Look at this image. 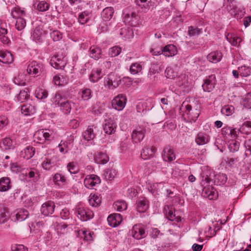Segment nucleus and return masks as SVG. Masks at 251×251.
<instances>
[{"mask_svg":"<svg viewBox=\"0 0 251 251\" xmlns=\"http://www.w3.org/2000/svg\"><path fill=\"white\" fill-rule=\"evenodd\" d=\"M25 14V11L21 9L19 6H16L14 7L11 12V15L12 17L14 19L21 18V16H23Z\"/></svg>","mask_w":251,"mask_h":251,"instance_id":"57","label":"nucleus"},{"mask_svg":"<svg viewBox=\"0 0 251 251\" xmlns=\"http://www.w3.org/2000/svg\"><path fill=\"white\" fill-rule=\"evenodd\" d=\"M239 130V133L242 134L248 135L251 133V122L246 121L243 123L242 125L240 126L239 129H237Z\"/></svg>","mask_w":251,"mask_h":251,"instance_id":"41","label":"nucleus"},{"mask_svg":"<svg viewBox=\"0 0 251 251\" xmlns=\"http://www.w3.org/2000/svg\"><path fill=\"white\" fill-rule=\"evenodd\" d=\"M101 182V179L98 176L91 174L86 176L84 179V185L89 189H94L98 186Z\"/></svg>","mask_w":251,"mask_h":251,"instance_id":"4","label":"nucleus"},{"mask_svg":"<svg viewBox=\"0 0 251 251\" xmlns=\"http://www.w3.org/2000/svg\"><path fill=\"white\" fill-rule=\"evenodd\" d=\"M177 53V50L175 46L169 44L165 46L162 49V54L166 57H173Z\"/></svg>","mask_w":251,"mask_h":251,"instance_id":"24","label":"nucleus"},{"mask_svg":"<svg viewBox=\"0 0 251 251\" xmlns=\"http://www.w3.org/2000/svg\"><path fill=\"white\" fill-rule=\"evenodd\" d=\"M94 127H96L94 125L89 126L87 129L83 132V136L85 140L91 141L95 138L96 135L94 131Z\"/></svg>","mask_w":251,"mask_h":251,"instance_id":"37","label":"nucleus"},{"mask_svg":"<svg viewBox=\"0 0 251 251\" xmlns=\"http://www.w3.org/2000/svg\"><path fill=\"white\" fill-rule=\"evenodd\" d=\"M50 134L48 129H41L36 131L33 135L34 142L42 143L50 138Z\"/></svg>","mask_w":251,"mask_h":251,"instance_id":"9","label":"nucleus"},{"mask_svg":"<svg viewBox=\"0 0 251 251\" xmlns=\"http://www.w3.org/2000/svg\"><path fill=\"white\" fill-rule=\"evenodd\" d=\"M94 160L98 164L104 165L109 160L108 156L104 152L97 151L94 155Z\"/></svg>","mask_w":251,"mask_h":251,"instance_id":"21","label":"nucleus"},{"mask_svg":"<svg viewBox=\"0 0 251 251\" xmlns=\"http://www.w3.org/2000/svg\"><path fill=\"white\" fill-rule=\"evenodd\" d=\"M155 0H135V3L143 12H147L155 6Z\"/></svg>","mask_w":251,"mask_h":251,"instance_id":"11","label":"nucleus"},{"mask_svg":"<svg viewBox=\"0 0 251 251\" xmlns=\"http://www.w3.org/2000/svg\"><path fill=\"white\" fill-rule=\"evenodd\" d=\"M162 157L165 162H171L176 159L174 149L170 146L165 147L162 153Z\"/></svg>","mask_w":251,"mask_h":251,"instance_id":"8","label":"nucleus"},{"mask_svg":"<svg viewBox=\"0 0 251 251\" xmlns=\"http://www.w3.org/2000/svg\"><path fill=\"white\" fill-rule=\"evenodd\" d=\"M19 177L22 181H30L31 178V169L22 168L19 173Z\"/></svg>","mask_w":251,"mask_h":251,"instance_id":"36","label":"nucleus"},{"mask_svg":"<svg viewBox=\"0 0 251 251\" xmlns=\"http://www.w3.org/2000/svg\"><path fill=\"white\" fill-rule=\"evenodd\" d=\"M240 144L235 139H230L228 142V148L230 151L234 152L238 151Z\"/></svg>","mask_w":251,"mask_h":251,"instance_id":"59","label":"nucleus"},{"mask_svg":"<svg viewBox=\"0 0 251 251\" xmlns=\"http://www.w3.org/2000/svg\"><path fill=\"white\" fill-rule=\"evenodd\" d=\"M55 207L53 201H48L42 204L41 208V213L45 216H49L54 212Z\"/></svg>","mask_w":251,"mask_h":251,"instance_id":"16","label":"nucleus"},{"mask_svg":"<svg viewBox=\"0 0 251 251\" xmlns=\"http://www.w3.org/2000/svg\"><path fill=\"white\" fill-rule=\"evenodd\" d=\"M68 78L63 75H55L53 78L54 84L58 86H64L68 82Z\"/></svg>","mask_w":251,"mask_h":251,"instance_id":"40","label":"nucleus"},{"mask_svg":"<svg viewBox=\"0 0 251 251\" xmlns=\"http://www.w3.org/2000/svg\"><path fill=\"white\" fill-rule=\"evenodd\" d=\"M35 97L39 100H44L48 97V92L43 87H39L35 90Z\"/></svg>","mask_w":251,"mask_h":251,"instance_id":"48","label":"nucleus"},{"mask_svg":"<svg viewBox=\"0 0 251 251\" xmlns=\"http://www.w3.org/2000/svg\"><path fill=\"white\" fill-rule=\"evenodd\" d=\"M73 146L69 144L64 140H62L58 146L59 151L63 154H65L71 150Z\"/></svg>","mask_w":251,"mask_h":251,"instance_id":"38","label":"nucleus"},{"mask_svg":"<svg viewBox=\"0 0 251 251\" xmlns=\"http://www.w3.org/2000/svg\"><path fill=\"white\" fill-rule=\"evenodd\" d=\"M114 13V10L113 7H107L102 11L101 16L104 21H109L113 18Z\"/></svg>","mask_w":251,"mask_h":251,"instance_id":"29","label":"nucleus"},{"mask_svg":"<svg viewBox=\"0 0 251 251\" xmlns=\"http://www.w3.org/2000/svg\"><path fill=\"white\" fill-rule=\"evenodd\" d=\"M21 156L27 160L31 158V147L30 145L27 146L21 151Z\"/></svg>","mask_w":251,"mask_h":251,"instance_id":"62","label":"nucleus"},{"mask_svg":"<svg viewBox=\"0 0 251 251\" xmlns=\"http://www.w3.org/2000/svg\"><path fill=\"white\" fill-rule=\"evenodd\" d=\"M156 149L153 147H146L143 149L141 156L144 160L152 157L156 151Z\"/></svg>","mask_w":251,"mask_h":251,"instance_id":"27","label":"nucleus"},{"mask_svg":"<svg viewBox=\"0 0 251 251\" xmlns=\"http://www.w3.org/2000/svg\"><path fill=\"white\" fill-rule=\"evenodd\" d=\"M55 164L50 159H46L42 163L43 168L46 170H51L54 169L55 167Z\"/></svg>","mask_w":251,"mask_h":251,"instance_id":"64","label":"nucleus"},{"mask_svg":"<svg viewBox=\"0 0 251 251\" xmlns=\"http://www.w3.org/2000/svg\"><path fill=\"white\" fill-rule=\"evenodd\" d=\"M234 106L230 105H226L222 108L221 112L226 116H229L234 113Z\"/></svg>","mask_w":251,"mask_h":251,"instance_id":"56","label":"nucleus"},{"mask_svg":"<svg viewBox=\"0 0 251 251\" xmlns=\"http://www.w3.org/2000/svg\"><path fill=\"white\" fill-rule=\"evenodd\" d=\"M149 207V201L145 198H141L137 203V210L140 213L145 212Z\"/></svg>","mask_w":251,"mask_h":251,"instance_id":"28","label":"nucleus"},{"mask_svg":"<svg viewBox=\"0 0 251 251\" xmlns=\"http://www.w3.org/2000/svg\"><path fill=\"white\" fill-rule=\"evenodd\" d=\"M202 195L209 200H214L218 197L217 192L213 187L206 185L202 189Z\"/></svg>","mask_w":251,"mask_h":251,"instance_id":"14","label":"nucleus"},{"mask_svg":"<svg viewBox=\"0 0 251 251\" xmlns=\"http://www.w3.org/2000/svg\"><path fill=\"white\" fill-rule=\"evenodd\" d=\"M126 102V96L124 94H119L112 100V106L118 111H121L125 108Z\"/></svg>","mask_w":251,"mask_h":251,"instance_id":"6","label":"nucleus"},{"mask_svg":"<svg viewBox=\"0 0 251 251\" xmlns=\"http://www.w3.org/2000/svg\"><path fill=\"white\" fill-rule=\"evenodd\" d=\"M101 198L100 195L96 194H91L89 197V204L95 207H98L101 203Z\"/></svg>","mask_w":251,"mask_h":251,"instance_id":"34","label":"nucleus"},{"mask_svg":"<svg viewBox=\"0 0 251 251\" xmlns=\"http://www.w3.org/2000/svg\"><path fill=\"white\" fill-rule=\"evenodd\" d=\"M145 136V130L143 127H138L133 130L131 138L134 143L140 142Z\"/></svg>","mask_w":251,"mask_h":251,"instance_id":"18","label":"nucleus"},{"mask_svg":"<svg viewBox=\"0 0 251 251\" xmlns=\"http://www.w3.org/2000/svg\"><path fill=\"white\" fill-rule=\"evenodd\" d=\"M28 216L26 210L20 209L13 213L12 220L15 222H21L25 220Z\"/></svg>","mask_w":251,"mask_h":251,"instance_id":"20","label":"nucleus"},{"mask_svg":"<svg viewBox=\"0 0 251 251\" xmlns=\"http://www.w3.org/2000/svg\"><path fill=\"white\" fill-rule=\"evenodd\" d=\"M90 16L91 13L88 11L82 12L78 16V22L81 25H84L89 20Z\"/></svg>","mask_w":251,"mask_h":251,"instance_id":"51","label":"nucleus"},{"mask_svg":"<svg viewBox=\"0 0 251 251\" xmlns=\"http://www.w3.org/2000/svg\"><path fill=\"white\" fill-rule=\"evenodd\" d=\"M176 83H177V85L179 87L187 86V84L188 83V76L185 74H181L176 78Z\"/></svg>","mask_w":251,"mask_h":251,"instance_id":"53","label":"nucleus"},{"mask_svg":"<svg viewBox=\"0 0 251 251\" xmlns=\"http://www.w3.org/2000/svg\"><path fill=\"white\" fill-rule=\"evenodd\" d=\"M9 216L7 209L0 204V224L6 222L9 218Z\"/></svg>","mask_w":251,"mask_h":251,"instance_id":"45","label":"nucleus"},{"mask_svg":"<svg viewBox=\"0 0 251 251\" xmlns=\"http://www.w3.org/2000/svg\"><path fill=\"white\" fill-rule=\"evenodd\" d=\"M67 63V58L65 55L57 53L51 57L50 60V64L56 69L63 68Z\"/></svg>","mask_w":251,"mask_h":251,"instance_id":"2","label":"nucleus"},{"mask_svg":"<svg viewBox=\"0 0 251 251\" xmlns=\"http://www.w3.org/2000/svg\"><path fill=\"white\" fill-rule=\"evenodd\" d=\"M55 229L58 235H63L69 232V228L65 224H56Z\"/></svg>","mask_w":251,"mask_h":251,"instance_id":"47","label":"nucleus"},{"mask_svg":"<svg viewBox=\"0 0 251 251\" xmlns=\"http://www.w3.org/2000/svg\"><path fill=\"white\" fill-rule=\"evenodd\" d=\"M26 89V90H24L20 92L19 94L16 97V101L20 102H23L25 100L29 98V91L28 89Z\"/></svg>","mask_w":251,"mask_h":251,"instance_id":"44","label":"nucleus"},{"mask_svg":"<svg viewBox=\"0 0 251 251\" xmlns=\"http://www.w3.org/2000/svg\"><path fill=\"white\" fill-rule=\"evenodd\" d=\"M79 234H82L83 235L84 240L86 241H91L93 239L94 233L89 230L82 229L79 231Z\"/></svg>","mask_w":251,"mask_h":251,"instance_id":"63","label":"nucleus"},{"mask_svg":"<svg viewBox=\"0 0 251 251\" xmlns=\"http://www.w3.org/2000/svg\"><path fill=\"white\" fill-rule=\"evenodd\" d=\"M164 184V182L153 183L150 186L149 190L154 195H159L162 192Z\"/></svg>","mask_w":251,"mask_h":251,"instance_id":"31","label":"nucleus"},{"mask_svg":"<svg viewBox=\"0 0 251 251\" xmlns=\"http://www.w3.org/2000/svg\"><path fill=\"white\" fill-rule=\"evenodd\" d=\"M164 212L169 221L176 222L177 223L181 222V217L176 215L174 208L172 206L166 205L164 208Z\"/></svg>","mask_w":251,"mask_h":251,"instance_id":"10","label":"nucleus"},{"mask_svg":"<svg viewBox=\"0 0 251 251\" xmlns=\"http://www.w3.org/2000/svg\"><path fill=\"white\" fill-rule=\"evenodd\" d=\"M223 57V54L220 51H214L209 53L207 56V60L212 63H216L220 62Z\"/></svg>","mask_w":251,"mask_h":251,"instance_id":"30","label":"nucleus"},{"mask_svg":"<svg viewBox=\"0 0 251 251\" xmlns=\"http://www.w3.org/2000/svg\"><path fill=\"white\" fill-rule=\"evenodd\" d=\"M0 148L3 151L10 150L15 148V145L10 138L5 137L2 140Z\"/></svg>","mask_w":251,"mask_h":251,"instance_id":"32","label":"nucleus"},{"mask_svg":"<svg viewBox=\"0 0 251 251\" xmlns=\"http://www.w3.org/2000/svg\"><path fill=\"white\" fill-rule=\"evenodd\" d=\"M226 38L227 41L234 46H239L241 41L240 38L233 33H228L226 35Z\"/></svg>","mask_w":251,"mask_h":251,"instance_id":"42","label":"nucleus"},{"mask_svg":"<svg viewBox=\"0 0 251 251\" xmlns=\"http://www.w3.org/2000/svg\"><path fill=\"white\" fill-rule=\"evenodd\" d=\"M221 133L227 139H236L239 134V130L231 126H226L221 129Z\"/></svg>","mask_w":251,"mask_h":251,"instance_id":"7","label":"nucleus"},{"mask_svg":"<svg viewBox=\"0 0 251 251\" xmlns=\"http://www.w3.org/2000/svg\"><path fill=\"white\" fill-rule=\"evenodd\" d=\"M142 70V65L140 63H132L129 68V71L132 75H136L141 72Z\"/></svg>","mask_w":251,"mask_h":251,"instance_id":"58","label":"nucleus"},{"mask_svg":"<svg viewBox=\"0 0 251 251\" xmlns=\"http://www.w3.org/2000/svg\"><path fill=\"white\" fill-rule=\"evenodd\" d=\"M89 55L91 58L98 60L101 57V50L97 46H92L89 50Z\"/></svg>","mask_w":251,"mask_h":251,"instance_id":"25","label":"nucleus"},{"mask_svg":"<svg viewBox=\"0 0 251 251\" xmlns=\"http://www.w3.org/2000/svg\"><path fill=\"white\" fill-rule=\"evenodd\" d=\"M0 62L6 64L12 63L13 62L12 54L7 50H0Z\"/></svg>","mask_w":251,"mask_h":251,"instance_id":"26","label":"nucleus"},{"mask_svg":"<svg viewBox=\"0 0 251 251\" xmlns=\"http://www.w3.org/2000/svg\"><path fill=\"white\" fill-rule=\"evenodd\" d=\"M105 123L103 126V130L108 135L114 134L116 129L117 125L113 120L109 119L105 120Z\"/></svg>","mask_w":251,"mask_h":251,"instance_id":"17","label":"nucleus"},{"mask_svg":"<svg viewBox=\"0 0 251 251\" xmlns=\"http://www.w3.org/2000/svg\"><path fill=\"white\" fill-rule=\"evenodd\" d=\"M216 82V76L214 75H211L206 78L202 85L203 90L205 92H210L215 87Z\"/></svg>","mask_w":251,"mask_h":251,"instance_id":"13","label":"nucleus"},{"mask_svg":"<svg viewBox=\"0 0 251 251\" xmlns=\"http://www.w3.org/2000/svg\"><path fill=\"white\" fill-rule=\"evenodd\" d=\"M183 107H185L187 118L191 123L195 122L199 116L200 111L197 108H192V106L185 102L183 103Z\"/></svg>","mask_w":251,"mask_h":251,"instance_id":"3","label":"nucleus"},{"mask_svg":"<svg viewBox=\"0 0 251 251\" xmlns=\"http://www.w3.org/2000/svg\"><path fill=\"white\" fill-rule=\"evenodd\" d=\"M116 175V170L114 169L111 168L105 169L103 176L106 180H111L114 179Z\"/></svg>","mask_w":251,"mask_h":251,"instance_id":"54","label":"nucleus"},{"mask_svg":"<svg viewBox=\"0 0 251 251\" xmlns=\"http://www.w3.org/2000/svg\"><path fill=\"white\" fill-rule=\"evenodd\" d=\"M232 15H233V17L239 19L242 18L245 13L244 9H242L240 8H238L237 7H233V9L229 8V10Z\"/></svg>","mask_w":251,"mask_h":251,"instance_id":"43","label":"nucleus"},{"mask_svg":"<svg viewBox=\"0 0 251 251\" xmlns=\"http://www.w3.org/2000/svg\"><path fill=\"white\" fill-rule=\"evenodd\" d=\"M123 218L121 214L114 213L110 215L107 218V222L111 226L115 227L122 222Z\"/></svg>","mask_w":251,"mask_h":251,"instance_id":"22","label":"nucleus"},{"mask_svg":"<svg viewBox=\"0 0 251 251\" xmlns=\"http://www.w3.org/2000/svg\"><path fill=\"white\" fill-rule=\"evenodd\" d=\"M210 139V137L208 134L203 132H200L196 136L195 142L199 146L204 145L207 144Z\"/></svg>","mask_w":251,"mask_h":251,"instance_id":"23","label":"nucleus"},{"mask_svg":"<svg viewBox=\"0 0 251 251\" xmlns=\"http://www.w3.org/2000/svg\"><path fill=\"white\" fill-rule=\"evenodd\" d=\"M240 75L242 76L247 77L251 74V68L245 65L238 68Z\"/></svg>","mask_w":251,"mask_h":251,"instance_id":"61","label":"nucleus"},{"mask_svg":"<svg viewBox=\"0 0 251 251\" xmlns=\"http://www.w3.org/2000/svg\"><path fill=\"white\" fill-rule=\"evenodd\" d=\"M132 236L136 239H140L146 236L145 229L141 225H134L131 230Z\"/></svg>","mask_w":251,"mask_h":251,"instance_id":"15","label":"nucleus"},{"mask_svg":"<svg viewBox=\"0 0 251 251\" xmlns=\"http://www.w3.org/2000/svg\"><path fill=\"white\" fill-rule=\"evenodd\" d=\"M43 31L40 27H38L36 28L34 33H33V40L35 41L36 43L37 42H42L43 40Z\"/></svg>","mask_w":251,"mask_h":251,"instance_id":"55","label":"nucleus"},{"mask_svg":"<svg viewBox=\"0 0 251 251\" xmlns=\"http://www.w3.org/2000/svg\"><path fill=\"white\" fill-rule=\"evenodd\" d=\"M35 4V9L39 12H45L50 8V4L45 0L39 1L37 4Z\"/></svg>","mask_w":251,"mask_h":251,"instance_id":"50","label":"nucleus"},{"mask_svg":"<svg viewBox=\"0 0 251 251\" xmlns=\"http://www.w3.org/2000/svg\"><path fill=\"white\" fill-rule=\"evenodd\" d=\"M113 207L117 211L122 212L127 209V204L125 201L119 200L114 203Z\"/></svg>","mask_w":251,"mask_h":251,"instance_id":"46","label":"nucleus"},{"mask_svg":"<svg viewBox=\"0 0 251 251\" xmlns=\"http://www.w3.org/2000/svg\"><path fill=\"white\" fill-rule=\"evenodd\" d=\"M102 77L101 71L100 69H94L89 76L90 81L95 83L98 81Z\"/></svg>","mask_w":251,"mask_h":251,"instance_id":"39","label":"nucleus"},{"mask_svg":"<svg viewBox=\"0 0 251 251\" xmlns=\"http://www.w3.org/2000/svg\"><path fill=\"white\" fill-rule=\"evenodd\" d=\"M51 180L54 187L57 188H65L69 183V180L66 176L61 173H56L52 175Z\"/></svg>","mask_w":251,"mask_h":251,"instance_id":"1","label":"nucleus"},{"mask_svg":"<svg viewBox=\"0 0 251 251\" xmlns=\"http://www.w3.org/2000/svg\"><path fill=\"white\" fill-rule=\"evenodd\" d=\"M131 146V143L129 139L126 138L124 141H121L119 147L120 152H125L129 151Z\"/></svg>","mask_w":251,"mask_h":251,"instance_id":"52","label":"nucleus"},{"mask_svg":"<svg viewBox=\"0 0 251 251\" xmlns=\"http://www.w3.org/2000/svg\"><path fill=\"white\" fill-rule=\"evenodd\" d=\"M214 183L217 185L224 184L227 180V176L224 174H218L214 176Z\"/></svg>","mask_w":251,"mask_h":251,"instance_id":"49","label":"nucleus"},{"mask_svg":"<svg viewBox=\"0 0 251 251\" xmlns=\"http://www.w3.org/2000/svg\"><path fill=\"white\" fill-rule=\"evenodd\" d=\"M77 217L82 221H87L94 217V213L87 207H78L76 209Z\"/></svg>","mask_w":251,"mask_h":251,"instance_id":"5","label":"nucleus"},{"mask_svg":"<svg viewBox=\"0 0 251 251\" xmlns=\"http://www.w3.org/2000/svg\"><path fill=\"white\" fill-rule=\"evenodd\" d=\"M31 73V68L28 66L26 72H20L18 75L14 77L13 82L18 85H25L27 81V74L28 75Z\"/></svg>","mask_w":251,"mask_h":251,"instance_id":"12","label":"nucleus"},{"mask_svg":"<svg viewBox=\"0 0 251 251\" xmlns=\"http://www.w3.org/2000/svg\"><path fill=\"white\" fill-rule=\"evenodd\" d=\"M45 72L44 65L39 62L32 61V76L38 77L44 74Z\"/></svg>","mask_w":251,"mask_h":251,"instance_id":"19","label":"nucleus"},{"mask_svg":"<svg viewBox=\"0 0 251 251\" xmlns=\"http://www.w3.org/2000/svg\"><path fill=\"white\" fill-rule=\"evenodd\" d=\"M11 187V181L9 177H2L0 178V192H6Z\"/></svg>","mask_w":251,"mask_h":251,"instance_id":"35","label":"nucleus"},{"mask_svg":"<svg viewBox=\"0 0 251 251\" xmlns=\"http://www.w3.org/2000/svg\"><path fill=\"white\" fill-rule=\"evenodd\" d=\"M79 98L83 100H88L92 97V91L88 88L81 89L78 93Z\"/></svg>","mask_w":251,"mask_h":251,"instance_id":"33","label":"nucleus"},{"mask_svg":"<svg viewBox=\"0 0 251 251\" xmlns=\"http://www.w3.org/2000/svg\"><path fill=\"white\" fill-rule=\"evenodd\" d=\"M188 33L190 36H198L202 33V29L197 26H190L188 28Z\"/></svg>","mask_w":251,"mask_h":251,"instance_id":"60","label":"nucleus"}]
</instances>
